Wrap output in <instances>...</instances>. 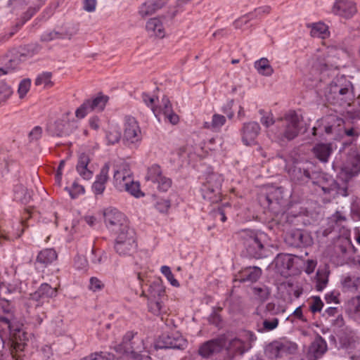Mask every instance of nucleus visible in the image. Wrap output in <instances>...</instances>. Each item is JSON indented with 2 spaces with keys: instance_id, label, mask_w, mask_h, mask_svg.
<instances>
[{
  "instance_id": "obj_1",
  "label": "nucleus",
  "mask_w": 360,
  "mask_h": 360,
  "mask_svg": "<svg viewBox=\"0 0 360 360\" xmlns=\"http://www.w3.org/2000/svg\"><path fill=\"white\" fill-rule=\"evenodd\" d=\"M186 340L178 332L164 333L155 340L154 345L150 338L143 339L137 333L128 331L121 343L112 345L117 354L130 360H151L150 354L153 349H184Z\"/></svg>"
},
{
  "instance_id": "obj_2",
  "label": "nucleus",
  "mask_w": 360,
  "mask_h": 360,
  "mask_svg": "<svg viewBox=\"0 0 360 360\" xmlns=\"http://www.w3.org/2000/svg\"><path fill=\"white\" fill-rule=\"evenodd\" d=\"M300 122V116L295 111H290L268 131V136L276 141L292 140L299 134Z\"/></svg>"
},
{
  "instance_id": "obj_3",
  "label": "nucleus",
  "mask_w": 360,
  "mask_h": 360,
  "mask_svg": "<svg viewBox=\"0 0 360 360\" xmlns=\"http://www.w3.org/2000/svg\"><path fill=\"white\" fill-rule=\"evenodd\" d=\"M325 96L333 104L350 105L354 97L352 84L345 77H338L326 88Z\"/></svg>"
},
{
  "instance_id": "obj_4",
  "label": "nucleus",
  "mask_w": 360,
  "mask_h": 360,
  "mask_svg": "<svg viewBox=\"0 0 360 360\" xmlns=\"http://www.w3.org/2000/svg\"><path fill=\"white\" fill-rule=\"evenodd\" d=\"M103 215L105 227L113 236L131 229L127 217L115 207L104 209Z\"/></svg>"
},
{
  "instance_id": "obj_5",
  "label": "nucleus",
  "mask_w": 360,
  "mask_h": 360,
  "mask_svg": "<svg viewBox=\"0 0 360 360\" xmlns=\"http://www.w3.org/2000/svg\"><path fill=\"white\" fill-rule=\"evenodd\" d=\"M223 177L217 173H209L202 183L201 193L203 198L212 203H217L221 199V187Z\"/></svg>"
},
{
  "instance_id": "obj_6",
  "label": "nucleus",
  "mask_w": 360,
  "mask_h": 360,
  "mask_svg": "<svg viewBox=\"0 0 360 360\" xmlns=\"http://www.w3.org/2000/svg\"><path fill=\"white\" fill-rule=\"evenodd\" d=\"M255 335L249 330L242 331L238 335L229 340L226 350L233 358L236 355H242L252 347V343L256 340Z\"/></svg>"
},
{
  "instance_id": "obj_7",
  "label": "nucleus",
  "mask_w": 360,
  "mask_h": 360,
  "mask_svg": "<svg viewBox=\"0 0 360 360\" xmlns=\"http://www.w3.org/2000/svg\"><path fill=\"white\" fill-rule=\"evenodd\" d=\"M343 53L342 49L336 46L323 47L318 50L313 67L319 71H323L328 67L333 68L335 65L334 59L339 58Z\"/></svg>"
},
{
  "instance_id": "obj_8",
  "label": "nucleus",
  "mask_w": 360,
  "mask_h": 360,
  "mask_svg": "<svg viewBox=\"0 0 360 360\" xmlns=\"http://www.w3.org/2000/svg\"><path fill=\"white\" fill-rule=\"evenodd\" d=\"M75 122L70 111L63 113L54 122L47 126L48 131L52 136H65L69 135L75 128Z\"/></svg>"
},
{
  "instance_id": "obj_9",
  "label": "nucleus",
  "mask_w": 360,
  "mask_h": 360,
  "mask_svg": "<svg viewBox=\"0 0 360 360\" xmlns=\"http://www.w3.org/2000/svg\"><path fill=\"white\" fill-rule=\"evenodd\" d=\"M114 236V248L120 255H129L136 248V233L134 229L115 234Z\"/></svg>"
},
{
  "instance_id": "obj_10",
  "label": "nucleus",
  "mask_w": 360,
  "mask_h": 360,
  "mask_svg": "<svg viewBox=\"0 0 360 360\" xmlns=\"http://www.w3.org/2000/svg\"><path fill=\"white\" fill-rule=\"evenodd\" d=\"M134 179L129 165L124 161L115 164L113 167V185L117 190L123 191L127 184Z\"/></svg>"
},
{
  "instance_id": "obj_11",
  "label": "nucleus",
  "mask_w": 360,
  "mask_h": 360,
  "mask_svg": "<svg viewBox=\"0 0 360 360\" xmlns=\"http://www.w3.org/2000/svg\"><path fill=\"white\" fill-rule=\"evenodd\" d=\"M297 349V344L288 340L274 341L266 349L267 355L271 359L281 358L294 354Z\"/></svg>"
},
{
  "instance_id": "obj_12",
  "label": "nucleus",
  "mask_w": 360,
  "mask_h": 360,
  "mask_svg": "<svg viewBox=\"0 0 360 360\" xmlns=\"http://www.w3.org/2000/svg\"><path fill=\"white\" fill-rule=\"evenodd\" d=\"M264 238V234L262 233L258 234L252 231L248 232L246 236H244V245L250 256L256 258L263 257L262 240Z\"/></svg>"
},
{
  "instance_id": "obj_13",
  "label": "nucleus",
  "mask_w": 360,
  "mask_h": 360,
  "mask_svg": "<svg viewBox=\"0 0 360 360\" xmlns=\"http://www.w3.org/2000/svg\"><path fill=\"white\" fill-rule=\"evenodd\" d=\"M145 179L157 184V188L160 191H167L172 186V180L162 174L161 168L158 165L148 167Z\"/></svg>"
},
{
  "instance_id": "obj_14",
  "label": "nucleus",
  "mask_w": 360,
  "mask_h": 360,
  "mask_svg": "<svg viewBox=\"0 0 360 360\" xmlns=\"http://www.w3.org/2000/svg\"><path fill=\"white\" fill-rule=\"evenodd\" d=\"M153 112L159 121L163 117L173 124L179 122V116L173 112L170 101L167 96L162 97L160 104L153 108Z\"/></svg>"
},
{
  "instance_id": "obj_15",
  "label": "nucleus",
  "mask_w": 360,
  "mask_h": 360,
  "mask_svg": "<svg viewBox=\"0 0 360 360\" xmlns=\"http://www.w3.org/2000/svg\"><path fill=\"white\" fill-rule=\"evenodd\" d=\"M260 126L256 122L244 123L241 129V140L244 145L252 146L257 144V139L260 132Z\"/></svg>"
},
{
  "instance_id": "obj_16",
  "label": "nucleus",
  "mask_w": 360,
  "mask_h": 360,
  "mask_svg": "<svg viewBox=\"0 0 360 360\" xmlns=\"http://www.w3.org/2000/svg\"><path fill=\"white\" fill-rule=\"evenodd\" d=\"M141 131L136 119L127 117L124 122V139L131 143H137L141 140Z\"/></svg>"
},
{
  "instance_id": "obj_17",
  "label": "nucleus",
  "mask_w": 360,
  "mask_h": 360,
  "mask_svg": "<svg viewBox=\"0 0 360 360\" xmlns=\"http://www.w3.org/2000/svg\"><path fill=\"white\" fill-rule=\"evenodd\" d=\"M0 323L9 330L15 349L23 350L25 345L26 334L18 328H14L13 325L7 318L0 317Z\"/></svg>"
},
{
  "instance_id": "obj_18",
  "label": "nucleus",
  "mask_w": 360,
  "mask_h": 360,
  "mask_svg": "<svg viewBox=\"0 0 360 360\" xmlns=\"http://www.w3.org/2000/svg\"><path fill=\"white\" fill-rule=\"evenodd\" d=\"M360 173V153L354 152L349 158L346 165H345L339 175L342 180L347 181L352 176Z\"/></svg>"
},
{
  "instance_id": "obj_19",
  "label": "nucleus",
  "mask_w": 360,
  "mask_h": 360,
  "mask_svg": "<svg viewBox=\"0 0 360 360\" xmlns=\"http://www.w3.org/2000/svg\"><path fill=\"white\" fill-rule=\"evenodd\" d=\"M277 271L282 276L288 277L293 274L295 258L290 254H279L274 259Z\"/></svg>"
},
{
  "instance_id": "obj_20",
  "label": "nucleus",
  "mask_w": 360,
  "mask_h": 360,
  "mask_svg": "<svg viewBox=\"0 0 360 360\" xmlns=\"http://www.w3.org/2000/svg\"><path fill=\"white\" fill-rule=\"evenodd\" d=\"M285 241L291 246H309L312 244V238L308 233L301 229L292 230L285 237Z\"/></svg>"
},
{
  "instance_id": "obj_21",
  "label": "nucleus",
  "mask_w": 360,
  "mask_h": 360,
  "mask_svg": "<svg viewBox=\"0 0 360 360\" xmlns=\"http://www.w3.org/2000/svg\"><path fill=\"white\" fill-rule=\"evenodd\" d=\"M110 165L105 163L101 169L99 174L96 176L91 189L96 195H102L105 190L106 184L109 179Z\"/></svg>"
},
{
  "instance_id": "obj_22",
  "label": "nucleus",
  "mask_w": 360,
  "mask_h": 360,
  "mask_svg": "<svg viewBox=\"0 0 360 360\" xmlns=\"http://www.w3.org/2000/svg\"><path fill=\"white\" fill-rule=\"evenodd\" d=\"M333 12L345 18H352L356 12V7L354 2L347 0H335L333 7Z\"/></svg>"
},
{
  "instance_id": "obj_23",
  "label": "nucleus",
  "mask_w": 360,
  "mask_h": 360,
  "mask_svg": "<svg viewBox=\"0 0 360 360\" xmlns=\"http://www.w3.org/2000/svg\"><path fill=\"white\" fill-rule=\"evenodd\" d=\"M225 345L223 337L209 340L202 344L199 349V354L203 357H209L214 353L221 351Z\"/></svg>"
},
{
  "instance_id": "obj_24",
  "label": "nucleus",
  "mask_w": 360,
  "mask_h": 360,
  "mask_svg": "<svg viewBox=\"0 0 360 360\" xmlns=\"http://www.w3.org/2000/svg\"><path fill=\"white\" fill-rule=\"evenodd\" d=\"M326 351V342L321 336L318 335L311 342L307 355L310 360H317L321 358Z\"/></svg>"
},
{
  "instance_id": "obj_25",
  "label": "nucleus",
  "mask_w": 360,
  "mask_h": 360,
  "mask_svg": "<svg viewBox=\"0 0 360 360\" xmlns=\"http://www.w3.org/2000/svg\"><path fill=\"white\" fill-rule=\"evenodd\" d=\"M57 257L58 255L55 250L52 248L44 249L37 256L36 266L37 268H45L53 262Z\"/></svg>"
},
{
  "instance_id": "obj_26",
  "label": "nucleus",
  "mask_w": 360,
  "mask_h": 360,
  "mask_svg": "<svg viewBox=\"0 0 360 360\" xmlns=\"http://www.w3.org/2000/svg\"><path fill=\"white\" fill-rule=\"evenodd\" d=\"M90 158L88 155L82 153L79 155L76 166L79 175L85 180H89L93 176V171L89 168Z\"/></svg>"
},
{
  "instance_id": "obj_27",
  "label": "nucleus",
  "mask_w": 360,
  "mask_h": 360,
  "mask_svg": "<svg viewBox=\"0 0 360 360\" xmlns=\"http://www.w3.org/2000/svg\"><path fill=\"white\" fill-rule=\"evenodd\" d=\"M262 275V270L259 267L250 266L242 270L239 275L236 276L235 281L240 282H255Z\"/></svg>"
},
{
  "instance_id": "obj_28",
  "label": "nucleus",
  "mask_w": 360,
  "mask_h": 360,
  "mask_svg": "<svg viewBox=\"0 0 360 360\" xmlns=\"http://www.w3.org/2000/svg\"><path fill=\"white\" fill-rule=\"evenodd\" d=\"M146 31L150 36L163 38L165 36V30L160 19L150 18L146 25Z\"/></svg>"
},
{
  "instance_id": "obj_29",
  "label": "nucleus",
  "mask_w": 360,
  "mask_h": 360,
  "mask_svg": "<svg viewBox=\"0 0 360 360\" xmlns=\"http://www.w3.org/2000/svg\"><path fill=\"white\" fill-rule=\"evenodd\" d=\"M25 58V56L22 54H19V53L16 50L11 51L6 56L7 62L6 70L4 68H0V76L7 74L9 71L8 70H15L17 68L18 65Z\"/></svg>"
},
{
  "instance_id": "obj_30",
  "label": "nucleus",
  "mask_w": 360,
  "mask_h": 360,
  "mask_svg": "<svg viewBox=\"0 0 360 360\" xmlns=\"http://www.w3.org/2000/svg\"><path fill=\"white\" fill-rule=\"evenodd\" d=\"M166 2L167 0H148L140 6L139 13L142 17L152 15L162 8Z\"/></svg>"
},
{
  "instance_id": "obj_31",
  "label": "nucleus",
  "mask_w": 360,
  "mask_h": 360,
  "mask_svg": "<svg viewBox=\"0 0 360 360\" xmlns=\"http://www.w3.org/2000/svg\"><path fill=\"white\" fill-rule=\"evenodd\" d=\"M57 295V289L48 283H42L38 290L32 295V298L37 301L49 299Z\"/></svg>"
},
{
  "instance_id": "obj_32",
  "label": "nucleus",
  "mask_w": 360,
  "mask_h": 360,
  "mask_svg": "<svg viewBox=\"0 0 360 360\" xmlns=\"http://www.w3.org/2000/svg\"><path fill=\"white\" fill-rule=\"evenodd\" d=\"M166 295V288L161 279L152 282L148 289V299L160 300Z\"/></svg>"
},
{
  "instance_id": "obj_33",
  "label": "nucleus",
  "mask_w": 360,
  "mask_h": 360,
  "mask_svg": "<svg viewBox=\"0 0 360 360\" xmlns=\"http://www.w3.org/2000/svg\"><path fill=\"white\" fill-rule=\"evenodd\" d=\"M313 153L321 162H327L333 149L330 144L318 143L313 148Z\"/></svg>"
},
{
  "instance_id": "obj_34",
  "label": "nucleus",
  "mask_w": 360,
  "mask_h": 360,
  "mask_svg": "<svg viewBox=\"0 0 360 360\" xmlns=\"http://www.w3.org/2000/svg\"><path fill=\"white\" fill-rule=\"evenodd\" d=\"M347 313L354 319L360 320V295L352 297L345 305Z\"/></svg>"
},
{
  "instance_id": "obj_35",
  "label": "nucleus",
  "mask_w": 360,
  "mask_h": 360,
  "mask_svg": "<svg viewBox=\"0 0 360 360\" xmlns=\"http://www.w3.org/2000/svg\"><path fill=\"white\" fill-rule=\"evenodd\" d=\"M308 27L311 28L310 34L313 37L326 39L330 35L328 27L322 22L312 23Z\"/></svg>"
},
{
  "instance_id": "obj_36",
  "label": "nucleus",
  "mask_w": 360,
  "mask_h": 360,
  "mask_svg": "<svg viewBox=\"0 0 360 360\" xmlns=\"http://www.w3.org/2000/svg\"><path fill=\"white\" fill-rule=\"evenodd\" d=\"M91 111H103L108 101V96L98 94L95 97L86 100Z\"/></svg>"
},
{
  "instance_id": "obj_37",
  "label": "nucleus",
  "mask_w": 360,
  "mask_h": 360,
  "mask_svg": "<svg viewBox=\"0 0 360 360\" xmlns=\"http://www.w3.org/2000/svg\"><path fill=\"white\" fill-rule=\"evenodd\" d=\"M226 122V117L219 114H214L211 122H205L203 127L212 131H219Z\"/></svg>"
},
{
  "instance_id": "obj_38",
  "label": "nucleus",
  "mask_w": 360,
  "mask_h": 360,
  "mask_svg": "<svg viewBox=\"0 0 360 360\" xmlns=\"http://www.w3.org/2000/svg\"><path fill=\"white\" fill-rule=\"evenodd\" d=\"M255 68L259 75L270 77L274 73V69L266 58H262L255 62Z\"/></svg>"
},
{
  "instance_id": "obj_39",
  "label": "nucleus",
  "mask_w": 360,
  "mask_h": 360,
  "mask_svg": "<svg viewBox=\"0 0 360 360\" xmlns=\"http://www.w3.org/2000/svg\"><path fill=\"white\" fill-rule=\"evenodd\" d=\"M328 272L326 270L319 269L316 276L315 288L317 291H323L327 286L328 283Z\"/></svg>"
},
{
  "instance_id": "obj_40",
  "label": "nucleus",
  "mask_w": 360,
  "mask_h": 360,
  "mask_svg": "<svg viewBox=\"0 0 360 360\" xmlns=\"http://www.w3.org/2000/svg\"><path fill=\"white\" fill-rule=\"evenodd\" d=\"M13 94V89L11 85L0 82V105H5Z\"/></svg>"
},
{
  "instance_id": "obj_41",
  "label": "nucleus",
  "mask_w": 360,
  "mask_h": 360,
  "mask_svg": "<svg viewBox=\"0 0 360 360\" xmlns=\"http://www.w3.org/2000/svg\"><path fill=\"white\" fill-rule=\"evenodd\" d=\"M148 307L149 311L155 316H160L165 309V305L162 299H148Z\"/></svg>"
},
{
  "instance_id": "obj_42",
  "label": "nucleus",
  "mask_w": 360,
  "mask_h": 360,
  "mask_svg": "<svg viewBox=\"0 0 360 360\" xmlns=\"http://www.w3.org/2000/svg\"><path fill=\"white\" fill-rule=\"evenodd\" d=\"M52 74L49 72H42L35 79L36 86H42L44 88H50L53 85L51 80Z\"/></svg>"
},
{
  "instance_id": "obj_43",
  "label": "nucleus",
  "mask_w": 360,
  "mask_h": 360,
  "mask_svg": "<svg viewBox=\"0 0 360 360\" xmlns=\"http://www.w3.org/2000/svg\"><path fill=\"white\" fill-rule=\"evenodd\" d=\"M123 191H127L137 198L144 196V193L141 191L139 183L135 181L134 179L131 182L127 184L126 188H123Z\"/></svg>"
},
{
  "instance_id": "obj_44",
  "label": "nucleus",
  "mask_w": 360,
  "mask_h": 360,
  "mask_svg": "<svg viewBox=\"0 0 360 360\" xmlns=\"http://www.w3.org/2000/svg\"><path fill=\"white\" fill-rule=\"evenodd\" d=\"M121 138L120 129L117 126H112L106 134V139L109 144L117 143Z\"/></svg>"
},
{
  "instance_id": "obj_45",
  "label": "nucleus",
  "mask_w": 360,
  "mask_h": 360,
  "mask_svg": "<svg viewBox=\"0 0 360 360\" xmlns=\"http://www.w3.org/2000/svg\"><path fill=\"white\" fill-rule=\"evenodd\" d=\"M80 360H117L115 356L105 352L91 353L87 356L82 358Z\"/></svg>"
},
{
  "instance_id": "obj_46",
  "label": "nucleus",
  "mask_w": 360,
  "mask_h": 360,
  "mask_svg": "<svg viewBox=\"0 0 360 360\" xmlns=\"http://www.w3.org/2000/svg\"><path fill=\"white\" fill-rule=\"evenodd\" d=\"M15 198L23 203H27L30 200V195L23 186H18L15 188Z\"/></svg>"
},
{
  "instance_id": "obj_47",
  "label": "nucleus",
  "mask_w": 360,
  "mask_h": 360,
  "mask_svg": "<svg viewBox=\"0 0 360 360\" xmlns=\"http://www.w3.org/2000/svg\"><path fill=\"white\" fill-rule=\"evenodd\" d=\"M31 80L30 79H22L18 85V94L20 98H23L30 89Z\"/></svg>"
},
{
  "instance_id": "obj_48",
  "label": "nucleus",
  "mask_w": 360,
  "mask_h": 360,
  "mask_svg": "<svg viewBox=\"0 0 360 360\" xmlns=\"http://www.w3.org/2000/svg\"><path fill=\"white\" fill-rule=\"evenodd\" d=\"M66 189L72 198H77L79 195L84 194L85 191L84 186L76 182L73 183L70 188H66Z\"/></svg>"
},
{
  "instance_id": "obj_49",
  "label": "nucleus",
  "mask_w": 360,
  "mask_h": 360,
  "mask_svg": "<svg viewBox=\"0 0 360 360\" xmlns=\"http://www.w3.org/2000/svg\"><path fill=\"white\" fill-rule=\"evenodd\" d=\"M295 319H297L302 322H307V319L304 316L302 313V307L300 306L295 309V310L288 316L286 319V321H290V323H294Z\"/></svg>"
},
{
  "instance_id": "obj_50",
  "label": "nucleus",
  "mask_w": 360,
  "mask_h": 360,
  "mask_svg": "<svg viewBox=\"0 0 360 360\" xmlns=\"http://www.w3.org/2000/svg\"><path fill=\"white\" fill-rule=\"evenodd\" d=\"M91 112V110L89 105V103L85 101L75 111V116L78 119L84 118L89 112Z\"/></svg>"
},
{
  "instance_id": "obj_51",
  "label": "nucleus",
  "mask_w": 360,
  "mask_h": 360,
  "mask_svg": "<svg viewBox=\"0 0 360 360\" xmlns=\"http://www.w3.org/2000/svg\"><path fill=\"white\" fill-rule=\"evenodd\" d=\"M285 311V309L284 308H281L272 302H269L266 305L265 316L283 314Z\"/></svg>"
},
{
  "instance_id": "obj_52",
  "label": "nucleus",
  "mask_w": 360,
  "mask_h": 360,
  "mask_svg": "<svg viewBox=\"0 0 360 360\" xmlns=\"http://www.w3.org/2000/svg\"><path fill=\"white\" fill-rule=\"evenodd\" d=\"M262 117L260 119V122L263 126L266 128H269L274 124L273 115L270 112H264L263 110L259 111Z\"/></svg>"
},
{
  "instance_id": "obj_53",
  "label": "nucleus",
  "mask_w": 360,
  "mask_h": 360,
  "mask_svg": "<svg viewBox=\"0 0 360 360\" xmlns=\"http://www.w3.org/2000/svg\"><path fill=\"white\" fill-rule=\"evenodd\" d=\"M170 206V201L167 199H159L155 203L156 209L161 213H167Z\"/></svg>"
},
{
  "instance_id": "obj_54",
  "label": "nucleus",
  "mask_w": 360,
  "mask_h": 360,
  "mask_svg": "<svg viewBox=\"0 0 360 360\" xmlns=\"http://www.w3.org/2000/svg\"><path fill=\"white\" fill-rule=\"evenodd\" d=\"M253 292L256 297L261 300L266 299L269 295V290L265 286L255 287L253 289Z\"/></svg>"
},
{
  "instance_id": "obj_55",
  "label": "nucleus",
  "mask_w": 360,
  "mask_h": 360,
  "mask_svg": "<svg viewBox=\"0 0 360 360\" xmlns=\"http://www.w3.org/2000/svg\"><path fill=\"white\" fill-rule=\"evenodd\" d=\"M104 288L103 282L96 277H91L89 281V289L94 292L101 290Z\"/></svg>"
},
{
  "instance_id": "obj_56",
  "label": "nucleus",
  "mask_w": 360,
  "mask_h": 360,
  "mask_svg": "<svg viewBox=\"0 0 360 360\" xmlns=\"http://www.w3.org/2000/svg\"><path fill=\"white\" fill-rule=\"evenodd\" d=\"M323 307V303L319 297H314L310 304V310L313 313L320 312Z\"/></svg>"
},
{
  "instance_id": "obj_57",
  "label": "nucleus",
  "mask_w": 360,
  "mask_h": 360,
  "mask_svg": "<svg viewBox=\"0 0 360 360\" xmlns=\"http://www.w3.org/2000/svg\"><path fill=\"white\" fill-rule=\"evenodd\" d=\"M339 295L340 293L338 291L333 290L331 292H329L326 294L325 295V300L326 303L330 304V303H335V304H339Z\"/></svg>"
},
{
  "instance_id": "obj_58",
  "label": "nucleus",
  "mask_w": 360,
  "mask_h": 360,
  "mask_svg": "<svg viewBox=\"0 0 360 360\" xmlns=\"http://www.w3.org/2000/svg\"><path fill=\"white\" fill-rule=\"evenodd\" d=\"M278 325V319L277 318H274L271 320H264L263 322V327L264 331H271L276 328H277Z\"/></svg>"
},
{
  "instance_id": "obj_59",
  "label": "nucleus",
  "mask_w": 360,
  "mask_h": 360,
  "mask_svg": "<svg viewBox=\"0 0 360 360\" xmlns=\"http://www.w3.org/2000/svg\"><path fill=\"white\" fill-rule=\"evenodd\" d=\"M60 37V34L55 31H47L42 34L41 39L43 41H50Z\"/></svg>"
},
{
  "instance_id": "obj_60",
  "label": "nucleus",
  "mask_w": 360,
  "mask_h": 360,
  "mask_svg": "<svg viewBox=\"0 0 360 360\" xmlns=\"http://www.w3.org/2000/svg\"><path fill=\"white\" fill-rule=\"evenodd\" d=\"M347 219L345 215L340 211L335 212L330 217V221L332 223L340 224Z\"/></svg>"
},
{
  "instance_id": "obj_61",
  "label": "nucleus",
  "mask_w": 360,
  "mask_h": 360,
  "mask_svg": "<svg viewBox=\"0 0 360 360\" xmlns=\"http://www.w3.org/2000/svg\"><path fill=\"white\" fill-rule=\"evenodd\" d=\"M142 99L144 103L149 107L152 111L153 112V108H155V98L153 96H150L147 93L142 94Z\"/></svg>"
},
{
  "instance_id": "obj_62",
  "label": "nucleus",
  "mask_w": 360,
  "mask_h": 360,
  "mask_svg": "<svg viewBox=\"0 0 360 360\" xmlns=\"http://www.w3.org/2000/svg\"><path fill=\"white\" fill-rule=\"evenodd\" d=\"M42 134V129L39 127H34L29 134V137L31 141H37L39 139Z\"/></svg>"
},
{
  "instance_id": "obj_63",
  "label": "nucleus",
  "mask_w": 360,
  "mask_h": 360,
  "mask_svg": "<svg viewBox=\"0 0 360 360\" xmlns=\"http://www.w3.org/2000/svg\"><path fill=\"white\" fill-rule=\"evenodd\" d=\"M351 214L354 221H360V203L352 204Z\"/></svg>"
},
{
  "instance_id": "obj_64",
  "label": "nucleus",
  "mask_w": 360,
  "mask_h": 360,
  "mask_svg": "<svg viewBox=\"0 0 360 360\" xmlns=\"http://www.w3.org/2000/svg\"><path fill=\"white\" fill-rule=\"evenodd\" d=\"M96 0H84V9L88 12H93L96 9Z\"/></svg>"
}]
</instances>
